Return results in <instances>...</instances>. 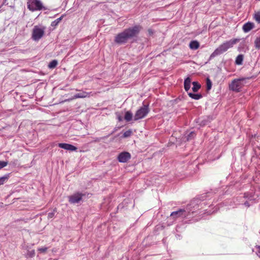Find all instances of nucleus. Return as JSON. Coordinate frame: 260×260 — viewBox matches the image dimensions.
Wrapping results in <instances>:
<instances>
[{"mask_svg": "<svg viewBox=\"0 0 260 260\" xmlns=\"http://www.w3.org/2000/svg\"><path fill=\"white\" fill-rule=\"evenodd\" d=\"M117 118L119 121H121L123 120L122 117L119 114H117Z\"/></svg>", "mask_w": 260, "mask_h": 260, "instance_id": "7c9ffc66", "label": "nucleus"}, {"mask_svg": "<svg viewBox=\"0 0 260 260\" xmlns=\"http://www.w3.org/2000/svg\"><path fill=\"white\" fill-rule=\"evenodd\" d=\"M251 78V77H247V78H241L239 79H236L232 81V83L229 85V88L231 90L239 92L240 89L243 86V84L242 83V82L244 81L246 79H249Z\"/></svg>", "mask_w": 260, "mask_h": 260, "instance_id": "7ed1b4c3", "label": "nucleus"}, {"mask_svg": "<svg viewBox=\"0 0 260 260\" xmlns=\"http://www.w3.org/2000/svg\"><path fill=\"white\" fill-rule=\"evenodd\" d=\"M206 85H207V90H210L211 88V87H212V82L209 78H207L206 80Z\"/></svg>", "mask_w": 260, "mask_h": 260, "instance_id": "b1692460", "label": "nucleus"}, {"mask_svg": "<svg viewBox=\"0 0 260 260\" xmlns=\"http://www.w3.org/2000/svg\"><path fill=\"white\" fill-rule=\"evenodd\" d=\"M244 205L246 206L247 207L250 206V204H249V203L248 202H245L244 203Z\"/></svg>", "mask_w": 260, "mask_h": 260, "instance_id": "2f4dec72", "label": "nucleus"}, {"mask_svg": "<svg viewBox=\"0 0 260 260\" xmlns=\"http://www.w3.org/2000/svg\"><path fill=\"white\" fill-rule=\"evenodd\" d=\"M27 254L29 256V257H33L35 256V251L34 250H32L31 251H28Z\"/></svg>", "mask_w": 260, "mask_h": 260, "instance_id": "cd10ccee", "label": "nucleus"}, {"mask_svg": "<svg viewBox=\"0 0 260 260\" xmlns=\"http://www.w3.org/2000/svg\"><path fill=\"white\" fill-rule=\"evenodd\" d=\"M149 111L148 105H144L136 111L134 115V120L137 121L144 118Z\"/></svg>", "mask_w": 260, "mask_h": 260, "instance_id": "39448f33", "label": "nucleus"}, {"mask_svg": "<svg viewBox=\"0 0 260 260\" xmlns=\"http://www.w3.org/2000/svg\"><path fill=\"white\" fill-rule=\"evenodd\" d=\"M186 216V211L184 209H179L178 211H174L171 213L170 216L174 220L181 216L185 217Z\"/></svg>", "mask_w": 260, "mask_h": 260, "instance_id": "1a4fd4ad", "label": "nucleus"}, {"mask_svg": "<svg viewBox=\"0 0 260 260\" xmlns=\"http://www.w3.org/2000/svg\"><path fill=\"white\" fill-rule=\"evenodd\" d=\"M47 247H41L38 248V251H39L40 252L44 253L47 251Z\"/></svg>", "mask_w": 260, "mask_h": 260, "instance_id": "c85d7f7f", "label": "nucleus"}, {"mask_svg": "<svg viewBox=\"0 0 260 260\" xmlns=\"http://www.w3.org/2000/svg\"><path fill=\"white\" fill-rule=\"evenodd\" d=\"M58 146L61 148L71 151H76L77 149V148L76 147L71 144L67 143H59Z\"/></svg>", "mask_w": 260, "mask_h": 260, "instance_id": "9d476101", "label": "nucleus"}, {"mask_svg": "<svg viewBox=\"0 0 260 260\" xmlns=\"http://www.w3.org/2000/svg\"><path fill=\"white\" fill-rule=\"evenodd\" d=\"M244 56L243 54H239L237 56L235 62L238 65H241L242 64Z\"/></svg>", "mask_w": 260, "mask_h": 260, "instance_id": "f3484780", "label": "nucleus"}, {"mask_svg": "<svg viewBox=\"0 0 260 260\" xmlns=\"http://www.w3.org/2000/svg\"><path fill=\"white\" fill-rule=\"evenodd\" d=\"M254 26V24L253 23L248 22L243 25L242 28L245 32H248L251 30Z\"/></svg>", "mask_w": 260, "mask_h": 260, "instance_id": "9b49d317", "label": "nucleus"}, {"mask_svg": "<svg viewBox=\"0 0 260 260\" xmlns=\"http://www.w3.org/2000/svg\"><path fill=\"white\" fill-rule=\"evenodd\" d=\"M254 46L257 49H260V36L256 38L254 41Z\"/></svg>", "mask_w": 260, "mask_h": 260, "instance_id": "5701e85b", "label": "nucleus"}, {"mask_svg": "<svg viewBox=\"0 0 260 260\" xmlns=\"http://www.w3.org/2000/svg\"><path fill=\"white\" fill-rule=\"evenodd\" d=\"M131 158V154L126 151L121 152L117 156V159L120 162H126Z\"/></svg>", "mask_w": 260, "mask_h": 260, "instance_id": "6e6552de", "label": "nucleus"}, {"mask_svg": "<svg viewBox=\"0 0 260 260\" xmlns=\"http://www.w3.org/2000/svg\"><path fill=\"white\" fill-rule=\"evenodd\" d=\"M62 18H63V16H61L60 17L56 19V20H55L54 21L52 22L51 25L53 27H55L56 26H57L58 24V23L61 21V20L62 19Z\"/></svg>", "mask_w": 260, "mask_h": 260, "instance_id": "4be33fe9", "label": "nucleus"}, {"mask_svg": "<svg viewBox=\"0 0 260 260\" xmlns=\"http://www.w3.org/2000/svg\"><path fill=\"white\" fill-rule=\"evenodd\" d=\"M89 93L85 91H82L78 93L75 94L71 100L78 99V98H84L89 96Z\"/></svg>", "mask_w": 260, "mask_h": 260, "instance_id": "f8f14e48", "label": "nucleus"}, {"mask_svg": "<svg viewBox=\"0 0 260 260\" xmlns=\"http://www.w3.org/2000/svg\"><path fill=\"white\" fill-rule=\"evenodd\" d=\"M8 164L7 161H0V170L7 166Z\"/></svg>", "mask_w": 260, "mask_h": 260, "instance_id": "bb28decb", "label": "nucleus"}, {"mask_svg": "<svg viewBox=\"0 0 260 260\" xmlns=\"http://www.w3.org/2000/svg\"><path fill=\"white\" fill-rule=\"evenodd\" d=\"M187 135L185 136L187 141H190L193 139L196 136V133L194 132H191L189 134H186Z\"/></svg>", "mask_w": 260, "mask_h": 260, "instance_id": "a211bd4d", "label": "nucleus"}, {"mask_svg": "<svg viewBox=\"0 0 260 260\" xmlns=\"http://www.w3.org/2000/svg\"><path fill=\"white\" fill-rule=\"evenodd\" d=\"M142 27L139 25L126 29L115 37V42L118 44L125 43L128 39L138 35Z\"/></svg>", "mask_w": 260, "mask_h": 260, "instance_id": "f257e3e1", "label": "nucleus"}, {"mask_svg": "<svg viewBox=\"0 0 260 260\" xmlns=\"http://www.w3.org/2000/svg\"><path fill=\"white\" fill-rule=\"evenodd\" d=\"M239 41V39H234L222 43L211 54L210 58H214L226 51L229 48H232L234 45L238 42Z\"/></svg>", "mask_w": 260, "mask_h": 260, "instance_id": "f03ea898", "label": "nucleus"}, {"mask_svg": "<svg viewBox=\"0 0 260 260\" xmlns=\"http://www.w3.org/2000/svg\"><path fill=\"white\" fill-rule=\"evenodd\" d=\"M188 95L189 97L194 100H199L202 98V95L200 93L195 94L189 92L188 93Z\"/></svg>", "mask_w": 260, "mask_h": 260, "instance_id": "2eb2a0df", "label": "nucleus"}, {"mask_svg": "<svg viewBox=\"0 0 260 260\" xmlns=\"http://www.w3.org/2000/svg\"><path fill=\"white\" fill-rule=\"evenodd\" d=\"M58 62L56 60H52L48 64V67L49 69H54L57 65Z\"/></svg>", "mask_w": 260, "mask_h": 260, "instance_id": "aec40b11", "label": "nucleus"}, {"mask_svg": "<svg viewBox=\"0 0 260 260\" xmlns=\"http://www.w3.org/2000/svg\"><path fill=\"white\" fill-rule=\"evenodd\" d=\"M84 196H85V194L80 192H77L68 197L69 202L73 204L79 203Z\"/></svg>", "mask_w": 260, "mask_h": 260, "instance_id": "423d86ee", "label": "nucleus"}, {"mask_svg": "<svg viewBox=\"0 0 260 260\" xmlns=\"http://www.w3.org/2000/svg\"><path fill=\"white\" fill-rule=\"evenodd\" d=\"M27 5V8L32 12L41 10L43 9H46L43 6V4L40 0H28Z\"/></svg>", "mask_w": 260, "mask_h": 260, "instance_id": "20e7f679", "label": "nucleus"}, {"mask_svg": "<svg viewBox=\"0 0 260 260\" xmlns=\"http://www.w3.org/2000/svg\"><path fill=\"white\" fill-rule=\"evenodd\" d=\"M54 213L53 212H50L48 214V217L49 218H51L54 216Z\"/></svg>", "mask_w": 260, "mask_h": 260, "instance_id": "c756f323", "label": "nucleus"}, {"mask_svg": "<svg viewBox=\"0 0 260 260\" xmlns=\"http://www.w3.org/2000/svg\"><path fill=\"white\" fill-rule=\"evenodd\" d=\"M193 87L192 89L193 92H197L199 89L201 88V85L199 84L197 82H192Z\"/></svg>", "mask_w": 260, "mask_h": 260, "instance_id": "6ab92c4d", "label": "nucleus"}, {"mask_svg": "<svg viewBox=\"0 0 260 260\" xmlns=\"http://www.w3.org/2000/svg\"><path fill=\"white\" fill-rule=\"evenodd\" d=\"M44 34V29L35 26L32 30V38L35 41L39 40Z\"/></svg>", "mask_w": 260, "mask_h": 260, "instance_id": "0eeeda50", "label": "nucleus"}, {"mask_svg": "<svg viewBox=\"0 0 260 260\" xmlns=\"http://www.w3.org/2000/svg\"><path fill=\"white\" fill-rule=\"evenodd\" d=\"M132 132L131 129L125 131L123 134V138H127L131 136Z\"/></svg>", "mask_w": 260, "mask_h": 260, "instance_id": "393cba45", "label": "nucleus"}, {"mask_svg": "<svg viewBox=\"0 0 260 260\" xmlns=\"http://www.w3.org/2000/svg\"><path fill=\"white\" fill-rule=\"evenodd\" d=\"M191 79L188 77L184 80V87L185 90L187 91L190 88Z\"/></svg>", "mask_w": 260, "mask_h": 260, "instance_id": "ddd939ff", "label": "nucleus"}, {"mask_svg": "<svg viewBox=\"0 0 260 260\" xmlns=\"http://www.w3.org/2000/svg\"><path fill=\"white\" fill-rule=\"evenodd\" d=\"M254 19L258 23H260V11L254 14Z\"/></svg>", "mask_w": 260, "mask_h": 260, "instance_id": "a878e982", "label": "nucleus"}, {"mask_svg": "<svg viewBox=\"0 0 260 260\" xmlns=\"http://www.w3.org/2000/svg\"><path fill=\"white\" fill-rule=\"evenodd\" d=\"M9 174H7L4 176L0 178V185L4 184L8 179Z\"/></svg>", "mask_w": 260, "mask_h": 260, "instance_id": "412c9836", "label": "nucleus"}, {"mask_svg": "<svg viewBox=\"0 0 260 260\" xmlns=\"http://www.w3.org/2000/svg\"><path fill=\"white\" fill-rule=\"evenodd\" d=\"M133 113L128 111H126L124 116V119L127 121L129 122L132 120Z\"/></svg>", "mask_w": 260, "mask_h": 260, "instance_id": "dca6fc26", "label": "nucleus"}, {"mask_svg": "<svg viewBox=\"0 0 260 260\" xmlns=\"http://www.w3.org/2000/svg\"><path fill=\"white\" fill-rule=\"evenodd\" d=\"M190 48L192 50L197 49L199 46V43L197 41H191L189 45Z\"/></svg>", "mask_w": 260, "mask_h": 260, "instance_id": "4468645a", "label": "nucleus"}]
</instances>
